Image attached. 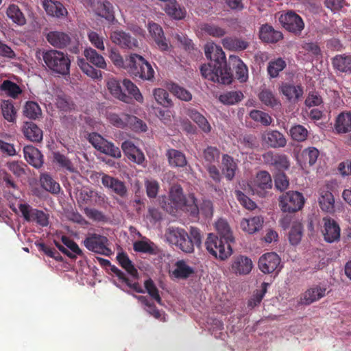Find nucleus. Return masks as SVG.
<instances>
[{
  "mask_svg": "<svg viewBox=\"0 0 351 351\" xmlns=\"http://www.w3.org/2000/svg\"><path fill=\"white\" fill-rule=\"evenodd\" d=\"M8 17L13 23L22 26L26 23V19L18 5L12 4L8 6L6 11Z\"/></svg>",
  "mask_w": 351,
  "mask_h": 351,
  "instance_id": "37998d69",
  "label": "nucleus"
},
{
  "mask_svg": "<svg viewBox=\"0 0 351 351\" xmlns=\"http://www.w3.org/2000/svg\"><path fill=\"white\" fill-rule=\"evenodd\" d=\"M332 64L335 69L342 73H351V55H337L332 58Z\"/></svg>",
  "mask_w": 351,
  "mask_h": 351,
  "instance_id": "72a5a7b5",
  "label": "nucleus"
},
{
  "mask_svg": "<svg viewBox=\"0 0 351 351\" xmlns=\"http://www.w3.org/2000/svg\"><path fill=\"white\" fill-rule=\"evenodd\" d=\"M303 236V226L301 222L295 221L292 223L289 232V240L291 245H298Z\"/></svg>",
  "mask_w": 351,
  "mask_h": 351,
  "instance_id": "c03bdc74",
  "label": "nucleus"
},
{
  "mask_svg": "<svg viewBox=\"0 0 351 351\" xmlns=\"http://www.w3.org/2000/svg\"><path fill=\"white\" fill-rule=\"evenodd\" d=\"M326 288L319 285H314L308 289L300 299V303L309 305L318 301L326 295Z\"/></svg>",
  "mask_w": 351,
  "mask_h": 351,
  "instance_id": "b1692460",
  "label": "nucleus"
},
{
  "mask_svg": "<svg viewBox=\"0 0 351 351\" xmlns=\"http://www.w3.org/2000/svg\"><path fill=\"white\" fill-rule=\"evenodd\" d=\"M130 114L121 113L120 114L109 112L107 114V119L114 126L119 128H124L128 126V120Z\"/></svg>",
  "mask_w": 351,
  "mask_h": 351,
  "instance_id": "a18cd8bd",
  "label": "nucleus"
},
{
  "mask_svg": "<svg viewBox=\"0 0 351 351\" xmlns=\"http://www.w3.org/2000/svg\"><path fill=\"white\" fill-rule=\"evenodd\" d=\"M335 130L338 133H347L351 130V112L340 113L335 121Z\"/></svg>",
  "mask_w": 351,
  "mask_h": 351,
  "instance_id": "e433bc0d",
  "label": "nucleus"
},
{
  "mask_svg": "<svg viewBox=\"0 0 351 351\" xmlns=\"http://www.w3.org/2000/svg\"><path fill=\"white\" fill-rule=\"evenodd\" d=\"M84 211L86 217L93 221L97 222H107L108 221L107 217L101 211L97 209L85 208Z\"/></svg>",
  "mask_w": 351,
  "mask_h": 351,
  "instance_id": "338daca9",
  "label": "nucleus"
},
{
  "mask_svg": "<svg viewBox=\"0 0 351 351\" xmlns=\"http://www.w3.org/2000/svg\"><path fill=\"white\" fill-rule=\"evenodd\" d=\"M99 152L116 158H121V156L119 148L107 140L104 142Z\"/></svg>",
  "mask_w": 351,
  "mask_h": 351,
  "instance_id": "680f3d73",
  "label": "nucleus"
},
{
  "mask_svg": "<svg viewBox=\"0 0 351 351\" xmlns=\"http://www.w3.org/2000/svg\"><path fill=\"white\" fill-rule=\"evenodd\" d=\"M128 72L136 77L143 80L153 81L154 79V70L141 56L133 53L128 59Z\"/></svg>",
  "mask_w": 351,
  "mask_h": 351,
  "instance_id": "39448f33",
  "label": "nucleus"
},
{
  "mask_svg": "<svg viewBox=\"0 0 351 351\" xmlns=\"http://www.w3.org/2000/svg\"><path fill=\"white\" fill-rule=\"evenodd\" d=\"M186 114L206 133L210 132L211 127L208 120L194 108H189Z\"/></svg>",
  "mask_w": 351,
  "mask_h": 351,
  "instance_id": "ea45409f",
  "label": "nucleus"
},
{
  "mask_svg": "<svg viewBox=\"0 0 351 351\" xmlns=\"http://www.w3.org/2000/svg\"><path fill=\"white\" fill-rule=\"evenodd\" d=\"M43 7L47 14L60 18L67 14V10L64 6L58 1L46 0L43 2Z\"/></svg>",
  "mask_w": 351,
  "mask_h": 351,
  "instance_id": "f704fd0d",
  "label": "nucleus"
},
{
  "mask_svg": "<svg viewBox=\"0 0 351 351\" xmlns=\"http://www.w3.org/2000/svg\"><path fill=\"white\" fill-rule=\"evenodd\" d=\"M261 141L264 145L272 148L284 147L287 145L285 136L276 130H267L263 132Z\"/></svg>",
  "mask_w": 351,
  "mask_h": 351,
  "instance_id": "a211bd4d",
  "label": "nucleus"
},
{
  "mask_svg": "<svg viewBox=\"0 0 351 351\" xmlns=\"http://www.w3.org/2000/svg\"><path fill=\"white\" fill-rule=\"evenodd\" d=\"M0 88L10 97L16 98L22 90L19 85L10 80H5L1 84Z\"/></svg>",
  "mask_w": 351,
  "mask_h": 351,
  "instance_id": "5fc2aeb1",
  "label": "nucleus"
},
{
  "mask_svg": "<svg viewBox=\"0 0 351 351\" xmlns=\"http://www.w3.org/2000/svg\"><path fill=\"white\" fill-rule=\"evenodd\" d=\"M279 92L292 103H297L303 97L304 90L301 85H294L289 82H282Z\"/></svg>",
  "mask_w": 351,
  "mask_h": 351,
  "instance_id": "aec40b11",
  "label": "nucleus"
},
{
  "mask_svg": "<svg viewBox=\"0 0 351 351\" xmlns=\"http://www.w3.org/2000/svg\"><path fill=\"white\" fill-rule=\"evenodd\" d=\"M166 156L170 166L175 167H183L186 165L185 155L180 151L175 149L167 150Z\"/></svg>",
  "mask_w": 351,
  "mask_h": 351,
  "instance_id": "4c0bfd02",
  "label": "nucleus"
},
{
  "mask_svg": "<svg viewBox=\"0 0 351 351\" xmlns=\"http://www.w3.org/2000/svg\"><path fill=\"white\" fill-rule=\"evenodd\" d=\"M200 72L205 79L214 82L223 84H229L232 82V74L230 67H220L213 62L202 65Z\"/></svg>",
  "mask_w": 351,
  "mask_h": 351,
  "instance_id": "423d86ee",
  "label": "nucleus"
},
{
  "mask_svg": "<svg viewBox=\"0 0 351 351\" xmlns=\"http://www.w3.org/2000/svg\"><path fill=\"white\" fill-rule=\"evenodd\" d=\"M23 132L27 139L39 143L43 140V131L33 122H25L23 127Z\"/></svg>",
  "mask_w": 351,
  "mask_h": 351,
  "instance_id": "c756f323",
  "label": "nucleus"
},
{
  "mask_svg": "<svg viewBox=\"0 0 351 351\" xmlns=\"http://www.w3.org/2000/svg\"><path fill=\"white\" fill-rule=\"evenodd\" d=\"M243 98L241 91H228L219 96V101L226 105H234Z\"/></svg>",
  "mask_w": 351,
  "mask_h": 351,
  "instance_id": "8fccbe9b",
  "label": "nucleus"
},
{
  "mask_svg": "<svg viewBox=\"0 0 351 351\" xmlns=\"http://www.w3.org/2000/svg\"><path fill=\"white\" fill-rule=\"evenodd\" d=\"M319 156V150L314 147L306 148L302 152V156L304 160L308 162L310 166L315 164Z\"/></svg>",
  "mask_w": 351,
  "mask_h": 351,
  "instance_id": "69168bd1",
  "label": "nucleus"
},
{
  "mask_svg": "<svg viewBox=\"0 0 351 351\" xmlns=\"http://www.w3.org/2000/svg\"><path fill=\"white\" fill-rule=\"evenodd\" d=\"M262 157L265 164L274 167L279 172L287 171L290 167V160L285 154L268 151L264 153Z\"/></svg>",
  "mask_w": 351,
  "mask_h": 351,
  "instance_id": "4468645a",
  "label": "nucleus"
},
{
  "mask_svg": "<svg viewBox=\"0 0 351 351\" xmlns=\"http://www.w3.org/2000/svg\"><path fill=\"white\" fill-rule=\"evenodd\" d=\"M221 165V171L226 178L229 181L232 180L238 169L237 164L234 158L228 154H223Z\"/></svg>",
  "mask_w": 351,
  "mask_h": 351,
  "instance_id": "2f4dec72",
  "label": "nucleus"
},
{
  "mask_svg": "<svg viewBox=\"0 0 351 351\" xmlns=\"http://www.w3.org/2000/svg\"><path fill=\"white\" fill-rule=\"evenodd\" d=\"M166 237L169 243L186 253L193 252L194 247H199L202 243L200 230L195 227H191L189 234L183 228H169Z\"/></svg>",
  "mask_w": 351,
  "mask_h": 351,
  "instance_id": "f257e3e1",
  "label": "nucleus"
},
{
  "mask_svg": "<svg viewBox=\"0 0 351 351\" xmlns=\"http://www.w3.org/2000/svg\"><path fill=\"white\" fill-rule=\"evenodd\" d=\"M23 153L25 160L29 165L36 169L43 166V156L38 149L32 145H27L23 148Z\"/></svg>",
  "mask_w": 351,
  "mask_h": 351,
  "instance_id": "a878e982",
  "label": "nucleus"
},
{
  "mask_svg": "<svg viewBox=\"0 0 351 351\" xmlns=\"http://www.w3.org/2000/svg\"><path fill=\"white\" fill-rule=\"evenodd\" d=\"M231 241H226L217 235L210 233L206 239L205 245L207 251L215 258L221 261L228 258L232 253Z\"/></svg>",
  "mask_w": 351,
  "mask_h": 351,
  "instance_id": "0eeeda50",
  "label": "nucleus"
},
{
  "mask_svg": "<svg viewBox=\"0 0 351 351\" xmlns=\"http://www.w3.org/2000/svg\"><path fill=\"white\" fill-rule=\"evenodd\" d=\"M106 86L108 90L114 98L126 104L132 103V97L123 91L120 81L115 78H110L108 80Z\"/></svg>",
  "mask_w": 351,
  "mask_h": 351,
  "instance_id": "393cba45",
  "label": "nucleus"
},
{
  "mask_svg": "<svg viewBox=\"0 0 351 351\" xmlns=\"http://www.w3.org/2000/svg\"><path fill=\"white\" fill-rule=\"evenodd\" d=\"M171 91L180 100L189 101L192 99L191 93L188 90L180 86L178 84H173L171 85Z\"/></svg>",
  "mask_w": 351,
  "mask_h": 351,
  "instance_id": "e2e57ef3",
  "label": "nucleus"
},
{
  "mask_svg": "<svg viewBox=\"0 0 351 351\" xmlns=\"http://www.w3.org/2000/svg\"><path fill=\"white\" fill-rule=\"evenodd\" d=\"M252 260L243 255L233 257L232 260L231 269L237 275H247L252 269Z\"/></svg>",
  "mask_w": 351,
  "mask_h": 351,
  "instance_id": "4be33fe9",
  "label": "nucleus"
},
{
  "mask_svg": "<svg viewBox=\"0 0 351 351\" xmlns=\"http://www.w3.org/2000/svg\"><path fill=\"white\" fill-rule=\"evenodd\" d=\"M2 114L5 120L14 123L16 121V110L12 104L5 101L1 106Z\"/></svg>",
  "mask_w": 351,
  "mask_h": 351,
  "instance_id": "0e129e2a",
  "label": "nucleus"
},
{
  "mask_svg": "<svg viewBox=\"0 0 351 351\" xmlns=\"http://www.w3.org/2000/svg\"><path fill=\"white\" fill-rule=\"evenodd\" d=\"M287 66L286 62L281 58L270 61L267 66V72L272 78L278 76L279 73L282 71Z\"/></svg>",
  "mask_w": 351,
  "mask_h": 351,
  "instance_id": "3c124183",
  "label": "nucleus"
},
{
  "mask_svg": "<svg viewBox=\"0 0 351 351\" xmlns=\"http://www.w3.org/2000/svg\"><path fill=\"white\" fill-rule=\"evenodd\" d=\"M204 51L206 57L210 60V62L220 66V67H229L227 64L225 53L221 47L213 43L207 44Z\"/></svg>",
  "mask_w": 351,
  "mask_h": 351,
  "instance_id": "6ab92c4d",
  "label": "nucleus"
},
{
  "mask_svg": "<svg viewBox=\"0 0 351 351\" xmlns=\"http://www.w3.org/2000/svg\"><path fill=\"white\" fill-rule=\"evenodd\" d=\"M117 260L120 266L124 269L129 275L135 279H138V273L133 263L129 258L128 255L124 252H119L117 255Z\"/></svg>",
  "mask_w": 351,
  "mask_h": 351,
  "instance_id": "c9c22d12",
  "label": "nucleus"
},
{
  "mask_svg": "<svg viewBox=\"0 0 351 351\" xmlns=\"http://www.w3.org/2000/svg\"><path fill=\"white\" fill-rule=\"evenodd\" d=\"M263 222L264 220L261 216L243 218L240 222V227L243 231L252 234L262 228Z\"/></svg>",
  "mask_w": 351,
  "mask_h": 351,
  "instance_id": "c85d7f7f",
  "label": "nucleus"
},
{
  "mask_svg": "<svg viewBox=\"0 0 351 351\" xmlns=\"http://www.w3.org/2000/svg\"><path fill=\"white\" fill-rule=\"evenodd\" d=\"M322 233L326 241L332 243L339 240L340 228L338 223L330 217H324Z\"/></svg>",
  "mask_w": 351,
  "mask_h": 351,
  "instance_id": "412c9836",
  "label": "nucleus"
},
{
  "mask_svg": "<svg viewBox=\"0 0 351 351\" xmlns=\"http://www.w3.org/2000/svg\"><path fill=\"white\" fill-rule=\"evenodd\" d=\"M86 248L95 254L110 256L112 254V250L109 247L108 239L99 234L89 233L83 241Z\"/></svg>",
  "mask_w": 351,
  "mask_h": 351,
  "instance_id": "9d476101",
  "label": "nucleus"
},
{
  "mask_svg": "<svg viewBox=\"0 0 351 351\" xmlns=\"http://www.w3.org/2000/svg\"><path fill=\"white\" fill-rule=\"evenodd\" d=\"M252 119L256 122L261 123L262 125L267 126L272 122V118L269 114L258 110H253L250 113Z\"/></svg>",
  "mask_w": 351,
  "mask_h": 351,
  "instance_id": "13d9d810",
  "label": "nucleus"
},
{
  "mask_svg": "<svg viewBox=\"0 0 351 351\" xmlns=\"http://www.w3.org/2000/svg\"><path fill=\"white\" fill-rule=\"evenodd\" d=\"M289 134L293 141L303 142L307 138L308 132L304 126L298 124L291 128Z\"/></svg>",
  "mask_w": 351,
  "mask_h": 351,
  "instance_id": "603ef678",
  "label": "nucleus"
},
{
  "mask_svg": "<svg viewBox=\"0 0 351 351\" xmlns=\"http://www.w3.org/2000/svg\"><path fill=\"white\" fill-rule=\"evenodd\" d=\"M84 56L86 59H77V63L78 66L86 75L92 79H101L102 77V73L100 69H106L107 67L104 58L91 47L84 49Z\"/></svg>",
  "mask_w": 351,
  "mask_h": 351,
  "instance_id": "f03ea898",
  "label": "nucleus"
},
{
  "mask_svg": "<svg viewBox=\"0 0 351 351\" xmlns=\"http://www.w3.org/2000/svg\"><path fill=\"white\" fill-rule=\"evenodd\" d=\"M274 184L277 190L285 191L289 186V180L284 172H278L274 176Z\"/></svg>",
  "mask_w": 351,
  "mask_h": 351,
  "instance_id": "774afa93",
  "label": "nucleus"
},
{
  "mask_svg": "<svg viewBox=\"0 0 351 351\" xmlns=\"http://www.w3.org/2000/svg\"><path fill=\"white\" fill-rule=\"evenodd\" d=\"M272 188V180L271 175L266 171H261L257 173L254 180V193L261 197H266Z\"/></svg>",
  "mask_w": 351,
  "mask_h": 351,
  "instance_id": "2eb2a0df",
  "label": "nucleus"
},
{
  "mask_svg": "<svg viewBox=\"0 0 351 351\" xmlns=\"http://www.w3.org/2000/svg\"><path fill=\"white\" fill-rule=\"evenodd\" d=\"M279 21L286 30L295 35H300L304 28L302 17L292 10L282 12L279 16Z\"/></svg>",
  "mask_w": 351,
  "mask_h": 351,
  "instance_id": "f8f14e48",
  "label": "nucleus"
},
{
  "mask_svg": "<svg viewBox=\"0 0 351 351\" xmlns=\"http://www.w3.org/2000/svg\"><path fill=\"white\" fill-rule=\"evenodd\" d=\"M144 286L149 296L156 300L158 304H162V299L159 294V291L154 281L149 278L145 281Z\"/></svg>",
  "mask_w": 351,
  "mask_h": 351,
  "instance_id": "052dcab7",
  "label": "nucleus"
},
{
  "mask_svg": "<svg viewBox=\"0 0 351 351\" xmlns=\"http://www.w3.org/2000/svg\"><path fill=\"white\" fill-rule=\"evenodd\" d=\"M121 148L123 153L132 161L141 165L145 160V156L143 152L138 149L131 141H125L123 142Z\"/></svg>",
  "mask_w": 351,
  "mask_h": 351,
  "instance_id": "cd10ccee",
  "label": "nucleus"
},
{
  "mask_svg": "<svg viewBox=\"0 0 351 351\" xmlns=\"http://www.w3.org/2000/svg\"><path fill=\"white\" fill-rule=\"evenodd\" d=\"M220 150L214 146H207L202 152V158L204 165L213 164L219 162L220 158Z\"/></svg>",
  "mask_w": 351,
  "mask_h": 351,
  "instance_id": "79ce46f5",
  "label": "nucleus"
},
{
  "mask_svg": "<svg viewBox=\"0 0 351 351\" xmlns=\"http://www.w3.org/2000/svg\"><path fill=\"white\" fill-rule=\"evenodd\" d=\"M269 286V283L265 282H263L261 285V289L257 290L254 292L252 298L249 300L248 306L254 308L258 306L262 301Z\"/></svg>",
  "mask_w": 351,
  "mask_h": 351,
  "instance_id": "bf43d9fd",
  "label": "nucleus"
},
{
  "mask_svg": "<svg viewBox=\"0 0 351 351\" xmlns=\"http://www.w3.org/2000/svg\"><path fill=\"white\" fill-rule=\"evenodd\" d=\"M99 174L101 176V183L104 187L122 198L128 195V189L123 182L102 172Z\"/></svg>",
  "mask_w": 351,
  "mask_h": 351,
  "instance_id": "f3484780",
  "label": "nucleus"
},
{
  "mask_svg": "<svg viewBox=\"0 0 351 351\" xmlns=\"http://www.w3.org/2000/svg\"><path fill=\"white\" fill-rule=\"evenodd\" d=\"M19 209L25 221L34 222L41 227H46L49 225V214L41 210L32 208L28 204H20Z\"/></svg>",
  "mask_w": 351,
  "mask_h": 351,
  "instance_id": "9b49d317",
  "label": "nucleus"
},
{
  "mask_svg": "<svg viewBox=\"0 0 351 351\" xmlns=\"http://www.w3.org/2000/svg\"><path fill=\"white\" fill-rule=\"evenodd\" d=\"M111 41L123 49H134L138 47L137 39L123 30H114L110 34Z\"/></svg>",
  "mask_w": 351,
  "mask_h": 351,
  "instance_id": "dca6fc26",
  "label": "nucleus"
},
{
  "mask_svg": "<svg viewBox=\"0 0 351 351\" xmlns=\"http://www.w3.org/2000/svg\"><path fill=\"white\" fill-rule=\"evenodd\" d=\"M47 42L56 49L68 48L73 53L79 52V42L73 40L70 34L62 31H50L46 35Z\"/></svg>",
  "mask_w": 351,
  "mask_h": 351,
  "instance_id": "6e6552de",
  "label": "nucleus"
},
{
  "mask_svg": "<svg viewBox=\"0 0 351 351\" xmlns=\"http://www.w3.org/2000/svg\"><path fill=\"white\" fill-rule=\"evenodd\" d=\"M122 85L128 93V95L132 97V99H134L139 103L143 102V97L139 88L130 80L124 79L122 81Z\"/></svg>",
  "mask_w": 351,
  "mask_h": 351,
  "instance_id": "49530a36",
  "label": "nucleus"
},
{
  "mask_svg": "<svg viewBox=\"0 0 351 351\" xmlns=\"http://www.w3.org/2000/svg\"><path fill=\"white\" fill-rule=\"evenodd\" d=\"M148 29L157 47L162 51H168L169 42L165 37L162 27L156 23H149Z\"/></svg>",
  "mask_w": 351,
  "mask_h": 351,
  "instance_id": "5701e85b",
  "label": "nucleus"
},
{
  "mask_svg": "<svg viewBox=\"0 0 351 351\" xmlns=\"http://www.w3.org/2000/svg\"><path fill=\"white\" fill-rule=\"evenodd\" d=\"M176 266L173 274L177 278H186L194 272L193 268L187 265L184 261H178Z\"/></svg>",
  "mask_w": 351,
  "mask_h": 351,
  "instance_id": "6e6d98bb",
  "label": "nucleus"
},
{
  "mask_svg": "<svg viewBox=\"0 0 351 351\" xmlns=\"http://www.w3.org/2000/svg\"><path fill=\"white\" fill-rule=\"evenodd\" d=\"M258 98L263 104L271 108L280 105L279 100L275 97L272 91L267 88H264L260 92Z\"/></svg>",
  "mask_w": 351,
  "mask_h": 351,
  "instance_id": "de8ad7c7",
  "label": "nucleus"
},
{
  "mask_svg": "<svg viewBox=\"0 0 351 351\" xmlns=\"http://www.w3.org/2000/svg\"><path fill=\"white\" fill-rule=\"evenodd\" d=\"M304 203L303 194L298 191H289L279 197V206L284 213H293L300 210Z\"/></svg>",
  "mask_w": 351,
  "mask_h": 351,
  "instance_id": "1a4fd4ad",
  "label": "nucleus"
},
{
  "mask_svg": "<svg viewBox=\"0 0 351 351\" xmlns=\"http://www.w3.org/2000/svg\"><path fill=\"white\" fill-rule=\"evenodd\" d=\"M220 238L226 241H233V237L228 223L223 219H219L215 223Z\"/></svg>",
  "mask_w": 351,
  "mask_h": 351,
  "instance_id": "864d4df0",
  "label": "nucleus"
},
{
  "mask_svg": "<svg viewBox=\"0 0 351 351\" xmlns=\"http://www.w3.org/2000/svg\"><path fill=\"white\" fill-rule=\"evenodd\" d=\"M169 200L175 208L189 213L192 217H197L198 216L199 209L196 198L193 194H189L187 197L184 196L180 185L176 184L171 187Z\"/></svg>",
  "mask_w": 351,
  "mask_h": 351,
  "instance_id": "20e7f679",
  "label": "nucleus"
},
{
  "mask_svg": "<svg viewBox=\"0 0 351 351\" xmlns=\"http://www.w3.org/2000/svg\"><path fill=\"white\" fill-rule=\"evenodd\" d=\"M39 181L40 186L46 191L53 195H58L60 193L61 190L60 184L57 182L49 173H41Z\"/></svg>",
  "mask_w": 351,
  "mask_h": 351,
  "instance_id": "473e14b6",
  "label": "nucleus"
},
{
  "mask_svg": "<svg viewBox=\"0 0 351 351\" xmlns=\"http://www.w3.org/2000/svg\"><path fill=\"white\" fill-rule=\"evenodd\" d=\"M222 45L226 49L231 51H242L246 49L247 41L237 38L226 37L222 40Z\"/></svg>",
  "mask_w": 351,
  "mask_h": 351,
  "instance_id": "a19ab883",
  "label": "nucleus"
},
{
  "mask_svg": "<svg viewBox=\"0 0 351 351\" xmlns=\"http://www.w3.org/2000/svg\"><path fill=\"white\" fill-rule=\"evenodd\" d=\"M44 66L53 73L62 76L70 73L71 60L67 53L57 50L49 49L42 52Z\"/></svg>",
  "mask_w": 351,
  "mask_h": 351,
  "instance_id": "7ed1b4c3",
  "label": "nucleus"
},
{
  "mask_svg": "<svg viewBox=\"0 0 351 351\" xmlns=\"http://www.w3.org/2000/svg\"><path fill=\"white\" fill-rule=\"evenodd\" d=\"M321 209L326 213H332L335 210V199L332 193L328 191H322L319 197Z\"/></svg>",
  "mask_w": 351,
  "mask_h": 351,
  "instance_id": "58836bf2",
  "label": "nucleus"
},
{
  "mask_svg": "<svg viewBox=\"0 0 351 351\" xmlns=\"http://www.w3.org/2000/svg\"><path fill=\"white\" fill-rule=\"evenodd\" d=\"M229 64H232L235 68L236 78L241 82H245L248 79V69L243 62L237 56H230Z\"/></svg>",
  "mask_w": 351,
  "mask_h": 351,
  "instance_id": "7c9ffc66",
  "label": "nucleus"
},
{
  "mask_svg": "<svg viewBox=\"0 0 351 351\" xmlns=\"http://www.w3.org/2000/svg\"><path fill=\"white\" fill-rule=\"evenodd\" d=\"M259 38L265 43H275L282 39V34L275 30L271 25H263L259 30Z\"/></svg>",
  "mask_w": 351,
  "mask_h": 351,
  "instance_id": "bb28decb",
  "label": "nucleus"
},
{
  "mask_svg": "<svg viewBox=\"0 0 351 351\" xmlns=\"http://www.w3.org/2000/svg\"><path fill=\"white\" fill-rule=\"evenodd\" d=\"M154 97L158 104L162 105L165 108H171L173 103L169 98V93L163 88H155L153 91Z\"/></svg>",
  "mask_w": 351,
  "mask_h": 351,
  "instance_id": "09e8293b",
  "label": "nucleus"
},
{
  "mask_svg": "<svg viewBox=\"0 0 351 351\" xmlns=\"http://www.w3.org/2000/svg\"><path fill=\"white\" fill-rule=\"evenodd\" d=\"M23 114L29 119H36L41 114L39 105L34 101H27L23 110Z\"/></svg>",
  "mask_w": 351,
  "mask_h": 351,
  "instance_id": "4d7b16f0",
  "label": "nucleus"
},
{
  "mask_svg": "<svg viewBox=\"0 0 351 351\" xmlns=\"http://www.w3.org/2000/svg\"><path fill=\"white\" fill-rule=\"evenodd\" d=\"M281 259L275 252H267L263 254L258 260V268L264 274L275 272L278 274L282 266L280 264Z\"/></svg>",
  "mask_w": 351,
  "mask_h": 351,
  "instance_id": "ddd939ff",
  "label": "nucleus"
}]
</instances>
